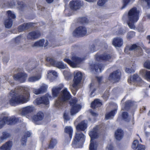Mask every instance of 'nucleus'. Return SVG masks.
Listing matches in <instances>:
<instances>
[{
    "label": "nucleus",
    "instance_id": "35",
    "mask_svg": "<svg viewBox=\"0 0 150 150\" xmlns=\"http://www.w3.org/2000/svg\"><path fill=\"white\" fill-rule=\"evenodd\" d=\"M10 136L9 133L6 132H3L2 133V135L0 137V142H2L4 139L8 138Z\"/></svg>",
    "mask_w": 150,
    "mask_h": 150
},
{
    "label": "nucleus",
    "instance_id": "10",
    "mask_svg": "<svg viewBox=\"0 0 150 150\" xmlns=\"http://www.w3.org/2000/svg\"><path fill=\"white\" fill-rule=\"evenodd\" d=\"M95 57L96 60L98 61H102L105 62H110L112 59V55L111 54L106 53L100 55L97 53L95 55Z\"/></svg>",
    "mask_w": 150,
    "mask_h": 150
},
{
    "label": "nucleus",
    "instance_id": "60",
    "mask_svg": "<svg viewBox=\"0 0 150 150\" xmlns=\"http://www.w3.org/2000/svg\"><path fill=\"white\" fill-rule=\"evenodd\" d=\"M95 45L94 44L92 45H91V50H93V52H94L96 51L95 49Z\"/></svg>",
    "mask_w": 150,
    "mask_h": 150
},
{
    "label": "nucleus",
    "instance_id": "14",
    "mask_svg": "<svg viewBox=\"0 0 150 150\" xmlns=\"http://www.w3.org/2000/svg\"><path fill=\"white\" fill-rule=\"evenodd\" d=\"M121 77V72L119 70H117L110 74L108 79L110 81L117 82L120 80Z\"/></svg>",
    "mask_w": 150,
    "mask_h": 150
},
{
    "label": "nucleus",
    "instance_id": "62",
    "mask_svg": "<svg viewBox=\"0 0 150 150\" xmlns=\"http://www.w3.org/2000/svg\"><path fill=\"white\" fill-rule=\"evenodd\" d=\"M147 40H149V41L148 42L149 44L150 43V35H148L146 37Z\"/></svg>",
    "mask_w": 150,
    "mask_h": 150
},
{
    "label": "nucleus",
    "instance_id": "49",
    "mask_svg": "<svg viewBox=\"0 0 150 150\" xmlns=\"http://www.w3.org/2000/svg\"><path fill=\"white\" fill-rule=\"evenodd\" d=\"M126 72L128 73H134L135 72L134 70L131 68H126L125 69Z\"/></svg>",
    "mask_w": 150,
    "mask_h": 150
},
{
    "label": "nucleus",
    "instance_id": "2",
    "mask_svg": "<svg viewBox=\"0 0 150 150\" xmlns=\"http://www.w3.org/2000/svg\"><path fill=\"white\" fill-rule=\"evenodd\" d=\"M76 129L77 132L76 133L72 144L79 148H81L83 146L84 135L80 131H84V120L79 123L76 126Z\"/></svg>",
    "mask_w": 150,
    "mask_h": 150
},
{
    "label": "nucleus",
    "instance_id": "18",
    "mask_svg": "<svg viewBox=\"0 0 150 150\" xmlns=\"http://www.w3.org/2000/svg\"><path fill=\"white\" fill-rule=\"evenodd\" d=\"M35 102L37 105L42 104L47 105L50 103L48 97L45 96L37 98L35 100Z\"/></svg>",
    "mask_w": 150,
    "mask_h": 150
},
{
    "label": "nucleus",
    "instance_id": "38",
    "mask_svg": "<svg viewBox=\"0 0 150 150\" xmlns=\"http://www.w3.org/2000/svg\"><path fill=\"white\" fill-rule=\"evenodd\" d=\"M139 144V142L137 140H134L132 143V147L133 149L136 150Z\"/></svg>",
    "mask_w": 150,
    "mask_h": 150
},
{
    "label": "nucleus",
    "instance_id": "21",
    "mask_svg": "<svg viewBox=\"0 0 150 150\" xmlns=\"http://www.w3.org/2000/svg\"><path fill=\"white\" fill-rule=\"evenodd\" d=\"M44 117L43 113L41 111L38 112L36 115L33 117V120L35 123L38 124V122L43 120Z\"/></svg>",
    "mask_w": 150,
    "mask_h": 150
},
{
    "label": "nucleus",
    "instance_id": "9",
    "mask_svg": "<svg viewBox=\"0 0 150 150\" xmlns=\"http://www.w3.org/2000/svg\"><path fill=\"white\" fill-rule=\"evenodd\" d=\"M96 79H97V81L98 84L96 82H95L93 81H92L91 83L90 84V89L91 91V92L90 94V96L91 97L94 96L95 94H93L96 90L99 87V86L101 84L102 82L103 77L101 76H96Z\"/></svg>",
    "mask_w": 150,
    "mask_h": 150
},
{
    "label": "nucleus",
    "instance_id": "34",
    "mask_svg": "<svg viewBox=\"0 0 150 150\" xmlns=\"http://www.w3.org/2000/svg\"><path fill=\"white\" fill-rule=\"evenodd\" d=\"M117 112V109H115L111 110L105 115V119L106 120L109 119L112 116H114Z\"/></svg>",
    "mask_w": 150,
    "mask_h": 150
},
{
    "label": "nucleus",
    "instance_id": "46",
    "mask_svg": "<svg viewBox=\"0 0 150 150\" xmlns=\"http://www.w3.org/2000/svg\"><path fill=\"white\" fill-rule=\"evenodd\" d=\"M129 116L128 112H123L122 113V118L124 120H126Z\"/></svg>",
    "mask_w": 150,
    "mask_h": 150
},
{
    "label": "nucleus",
    "instance_id": "48",
    "mask_svg": "<svg viewBox=\"0 0 150 150\" xmlns=\"http://www.w3.org/2000/svg\"><path fill=\"white\" fill-rule=\"evenodd\" d=\"M106 0H99L97 2L98 5L100 6H103L105 3Z\"/></svg>",
    "mask_w": 150,
    "mask_h": 150
},
{
    "label": "nucleus",
    "instance_id": "28",
    "mask_svg": "<svg viewBox=\"0 0 150 150\" xmlns=\"http://www.w3.org/2000/svg\"><path fill=\"white\" fill-rule=\"evenodd\" d=\"M31 135V133L29 131L25 132L23 137L21 140V144L22 145H25L27 141V138L28 137H30Z\"/></svg>",
    "mask_w": 150,
    "mask_h": 150
},
{
    "label": "nucleus",
    "instance_id": "33",
    "mask_svg": "<svg viewBox=\"0 0 150 150\" xmlns=\"http://www.w3.org/2000/svg\"><path fill=\"white\" fill-rule=\"evenodd\" d=\"M57 143V141L55 139L52 138L50 141L48 145L49 148L51 149H53Z\"/></svg>",
    "mask_w": 150,
    "mask_h": 150
},
{
    "label": "nucleus",
    "instance_id": "41",
    "mask_svg": "<svg viewBox=\"0 0 150 150\" xmlns=\"http://www.w3.org/2000/svg\"><path fill=\"white\" fill-rule=\"evenodd\" d=\"M4 6H8L10 7L13 6H14L15 4V2L13 1H10V2H8L6 3L4 2Z\"/></svg>",
    "mask_w": 150,
    "mask_h": 150
},
{
    "label": "nucleus",
    "instance_id": "32",
    "mask_svg": "<svg viewBox=\"0 0 150 150\" xmlns=\"http://www.w3.org/2000/svg\"><path fill=\"white\" fill-rule=\"evenodd\" d=\"M64 132L68 134L70 139L72 137L73 130L71 127L66 126L64 128Z\"/></svg>",
    "mask_w": 150,
    "mask_h": 150
},
{
    "label": "nucleus",
    "instance_id": "63",
    "mask_svg": "<svg viewBox=\"0 0 150 150\" xmlns=\"http://www.w3.org/2000/svg\"><path fill=\"white\" fill-rule=\"evenodd\" d=\"M88 22V20L86 17L85 16V24Z\"/></svg>",
    "mask_w": 150,
    "mask_h": 150
},
{
    "label": "nucleus",
    "instance_id": "58",
    "mask_svg": "<svg viewBox=\"0 0 150 150\" xmlns=\"http://www.w3.org/2000/svg\"><path fill=\"white\" fill-rule=\"evenodd\" d=\"M124 32L123 30H118V34L120 35H123L124 34Z\"/></svg>",
    "mask_w": 150,
    "mask_h": 150
},
{
    "label": "nucleus",
    "instance_id": "5",
    "mask_svg": "<svg viewBox=\"0 0 150 150\" xmlns=\"http://www.w3.org/2000/svg\"><path fill=\"white\" fill-rule=\"evenodd\" d=\"M71 98V95L68 91L67 88H64L61 91V95L56 100L55 106L58 108H61L63 106L64 102L69 100Z\"/></svg>",
    "mask_w": 150,
    "mask_h": 150
},
{
    "label": "nucleus",
    "instance_id": "45",
    "mask_svg": "<svg viewBox=\"0 0 150 150\" xmlns=\"http://www.w3.org/2000/svg\"><path fill=\"white\" fill-rule=\"evenodd\" d=\"M42 93L45 92L47 91V86H42L40 88Z\"/></svg>",
    "mask_w": 150,
    "mask_h": 150
},
{
    "label": "nucleus",
    "instance_id": "64",
    "mask_svg": "<svg viewBox=\"0 0 150 150\" xmlns=\"http://www.w3.org/2000/svg\"><path fill=\"white\" fill-rule=\"evenodd\" d=\"M48 42L47 41L45 43V45L44 47H46L48 45Z\"/></svg>",
    "mask_w": 150,
    "mask_h": 150
},
{
    "label": "nucleus",
    "instance_id": "4",
    "mask_svg": "<svg viewBox=\"0 0 150 150\" xmlns=\"http://www.w3.org/2000/svg\"><path fill=\"white\" fill-rule=\"evenodd\" d=\"M102 127V126L100 125H96L93 128L92 130L89 132V135L91 138L89 147L90 150H96L95 147L97 146V144L96 142H94V140L98 138V132L101 130Z\"/></svg>",
    "mask_w": 150,
    "mask_h": 150
},
{
    "label": "nucleus",
    "instance_id": "39",
    "mask_svg": "<svg viewBox=\"0 0 150 150\" xmlns=\"http://www.w3.org/2000/svg\"><path fill=\"white\" fill-rule=\"evenodd\" d=\"M135 35V32L133 31L129 32L127 35V39L130 40L134 37Z\"/></svg>",
    "mask_w": 150,
    "mask_h": 150
},
{
    "label": "nucleus",
    "instance_id": "13",
    "mask_svg": "<svg viewBox=\"0 0 150 150\" xmlns=\"http://www.w3.org/2000/svg\"><path fill=\"white\" fill-rule=\"evenodd\" d=\"M83 5V2L80 0H72L69 3L70 8L73 11L80 9Z\"/></svg>",
    "mask_w": 150,
    "mask_h": 150
},
{
    "label": "nucleus",
    "instance_id": "29",
    "mask_svg": "<svg viewBox=\"0 0 150 150\" xmlns=\"http://www.w3.org/2000/svg\"><path fill=\"white\" fill-rule=\"evenodd\" d=\"M12 145V142L11 141H8L3 144L2 146L0 147V149L10 150Z\"/></svg>",
    "mask_w": 150,
    "mask_h": 150
},
{
    "label": "nucleus",
    "instance_id": "11",
    "mask_svg": "<svg viewBox=\"0 0 150 150\" xmlns=\"http://www.w3.org/2000/svg\"><path fill=\"white\" fill-rule=\"evenodd\" d=\"M46 61L49 62L52 66L58 69H64L66 68V65H64L62 62L56 61L54 59L49 57H47Z\"/></svg>",
    "mask_w": 150,
    "mask_h": 150
},
{
    "label": "nucleus",
    "instance_id": "24",
    "mask_svg": "<svg viewBox=\"0 0 150 150\" xmlns=\"http://www.w3.org/2000/svg\"><path fill=\"white\" fill-rule=\"evenodd\" d=\"M123 40L119 38H114L112 42V44L115 47H121L123 45Z\"/></svg>",
    "mask_w": 150,
    "mask_h": 150
},
{
    "label": "nucleus",
    "instance_id": "43",
    "mask_svg": "<svg viewBox=\"0 0 150 150\" xmlns=\"http://www.w3.org/2000/svg\"><path fill=\"white\" fill-rule=\"evenodd\" d=\"M144 76L147 81H150V71H146L145 72Z\"/></svg>",
    "mask_w": 150,
    "mask_h": 150
},
{
    "label": "nucleus",
    "instance_id": "53",
    "mask_svg": "<svg viewBox=\"0 0 150 150\" xmlns=\"http://www.w3.org/2000/svg\"><path fill=\"white\" fill-rule=\"evenodd\" d=\"M64 118L66 121H68L70 120V117L67 114L64 113L63 116Z\"/></svg>",
    "mask_w": 150,
    "mask_h": 150
},
{
    "label": "nucleus",
    "instance_id": "7",
    "mask_svg": "<svg viewBox=\"0 0 150 150\" xmlns=\"http://www.w3.org/2000/svg\"><path fill=\"white\" fill-rule=\"evenodd\" d=\"M18 121V118L4 116L2 118H0V129L2 128L6 123L8 125H12L17 123Z\"/></svg>",
    "mask_w": 150,
    "mask_h": 150
},
{
    "label": "nucleus",
    "instance_id": "52",
    "mask_svg": "<svg viewBox=\"0 0 150 150\" xmlns=\"http://www.w3.org/2000/svg\"><path fill=\"white\" fill-rule=\"evenodd\" d=\"M139 78V77L137 74H134L132 76V81L134 82H136Z\"/></svg>",
    "mask_w": 150,
    "mask_h": 150
},
{
    "label": "nucleus",
    "instance_id": "25",
    "mask_svg": "<svg viewBox=\"0 0 150 150\" xmlns=\"http://www.w3.org/2000/svg\"><path fill=\"white\" fill-rule=\"evenodd\" d=\"M102 105V103L100 99H96L91 103V107L93 109L100 107Z\"/></svg>",
    "mask_w": 150,
    "mask_h": 150
},
{
    "label": "nucleus",
    "instance_id": "57",
    "mask_svg": "<svg viewBox=\"0 0 150 150\" xmlns=\"http://www.w3.org/2000/svg\"><path fill=\"white\" fill-rule=\"evenodd\" d=\"M50 72L52 73L54 76H57V72L51 70L50 71Z\"/></svg>",
    "mask_w": 150,
    "mask_h": 150
},
{
    "label": "nucleus",
    "instance_id": "20",
    "mask_svg": "<svg viewBox=\"0 0 150 150\" xmlns=\"http://www.w3.org/2000/svg\"><path fill=\"white\" fill-rule=\"evenodd\" d=\"M73 35L76 37H83L84 35V26H80L76 28L73 33Z\"/></svg>",
    "mask_w": 150,
    "mask_h": 150
},
{
    "label": "nucleus",
    "instance_id": "47",
    "mask_svg": "<svg viewBox=\"0 0 150 150\" xmlns=\"http://www.w3.org/2000/svg\"><path fill=\"white\" fill-rule=\"evenodd\" d=\"M144 67L150 69V61H146L144 63Z\"/></svg>",
    "mask_w": 150,
    "mask_h": 150
},
{
    "label": "nucleus",
    "instance_id": "30",
    "mask_svg": "<svg viewBox=\"0 0 150 150\" xmlns=\"http://www.w3.org/2000/svg\"><path fill=\"white\" fill-rule=\"evenodd\" d=\"M115 135L117 140H120L122 138L123 136L122 130L121 129H117L115 133Z\"/></svg>",
    "mask_w": 150,
    "mask_h": 150
},
{
    "label": "nucleus",
    "instance_id": "26",
    "mask_svg": "<svg viewBox=\"0 0 150 150\" xmlns=\"http://www.w3.org/2000/svg\"><path fill=\"white\" fill-rule=\"evenodd\" d=\"M34 107L30 106H27L22 108L21 113L23 115H26L33 112Z\"/></svg>",
    "mask_w": 150,
    "mask_h": 150
},
{
    "label": "nucleus",
    "instance_id": "37",
    "mask_svg": "<svg viewBox=\"0 0 150 150\" xmlns=\"http://www.w3.org/2000/svg\"><path fill=\"white\" fill-rule=\"evenodd\" d=\"M40 78L39 76H32L30 77L28 79V81L29 82H34L39 80Z\"/></svg>",
    "mask_w": 150,
    "mask_h": 150
},
{
    "label": "nucleus",
    "instance_id": "59",
    "mask_svg": "<svg viewBox=\"0 0 150 150\" xmlns=\"http://www.w3.org/2000/svg\"><path fill=\"white\" fill-rule=\"evenodd\" d=\"M108 150H113V147L112 144H110L108 148Z\"/></svg>",
    "mask_w": 150,
    "mask_h": 150
},
{
    "label": "nucleus",
    "instance_id": "55",
    "mask_svg": "<svg viewBox=\"0 0 150 150\" xmlns=\"http://www.w3.org/2000/svg\"><path fill=\"white\" fill-rule=\"evenodd\" d=\"M91 114L93 116L96 117L98 115V114L94 112L92 110H89Z\"/></svg>",
    "mask_w": 150,
    "mask_h": 150
},
{
    "label": "nucleus",
    "instance_id": "12",
    "mask_svg": "<svg viewBox=\"0 0 150 150\" xmlns=\"http://www.w3.org/2000/svg\"><path fill=\"white\" fill-rule=\"evenodd\" d=\"M6 13L8 18L5 20L4 25L6 28H9L12 26L13 24V20L12 18H15L16 16L14 14L12 13L11 11H7Z\"/></svg>",
    "mask_w": 150,
    "mask_h": 150
},
{
    "label": "nucleus",
    "instance_id": "54",
    "mask_svg": "<svg viewBox=\"0 0 150 150\" xmlns=\"http://www.w3.org/2000/svg\"><path fill=\"white\" fill-rule=\"evenodd\" d=\"M33 92L36 95H38L42 93L40 88L38 89H35L34 91Z\"/></svg>",
    "mask_w": 150,
    "mask_h": 150
},
{
    "label": "nucleus",
    "instance_id": "17",
    "mask_svg": "<svg viewBox=\"0 0 150 150\" xmlns=\"http://www.w3.org/2000/svg\"><path fill=\"white\" fill-rule=\"evenodd\" d=\"M140 50H142L141 47L136 44H134L131 45L126 46L124 50V52L125 53L129 54H130V51H135Z\"/></svg>",
    "mask_w": 150,
    "mask_h": 150
},
{
    "label": "nucleus",
    "instance_id": "31",
    "mask_svg": "<svg viewBox=\"0 0 150 150\" xmlns=\"http://www.w3.org/2000/svg\"><path fill=\"white\" fill-rule=\"evenodd\" d=\"M134 103L133 102L130 100H127L125 103L124 108L125 110L128 111L130 108L133 106Z\"/></svg>",
    "mask_w": 150,
    "mask_h": 150
},
{
    "label": "nucleus",
    "instance_id": "44",
    "mask_svg": "<svg viewBox=\"0 0 150 150\" xmlns=\"http://www.w3.org/2000/svg\"><path fill=\"white\" fill-rule=\"evenodd\" d=\"M130 1V0H123V5L121 9H123L125 8L128 4Z\"/></svg>",
    "mask_w": 150,
    "mask_h": 150
},
{
    "label": "nucleus",
    "instance_id": "61",
    "mask_svg": "<svg viewBox=\"0 0 150 150\" xmlns=\"http://www.w3.org/2000/svg\"><path fill=\"white\" fill-rule=\"evenodd\" d=\"M54 0H46V2L48 4H51L52 3Z\"/></svg>",
    "mask_w": 150,
    "mask_h": 150
},
{
    "label": "nucleus",
    "instance_id": "23",
    "mask_svg": "<svg viewBox=\"0 0 150 150\" xmlns=\"http://www.w3.org/2000/svg\"><path fill=\"white\" fill-rule=\"evenodd\" d=\"M33 24L32 23H24L18 27V30L20 32H21L27 30L31 28Z\"/></svg>",
    "mask_w": 150,
    "mask_h": 150
},
{
    "label": "nucleus",
    "instance_id": "19",
    "mask_svg": "<svg viewBox=\"0 0 150 150\" xmlns=\"http://www.w3.org/2000/svg\"><path fill=\"white\" fill-rule=\"evenodd\" d=\"M40 33L38 31H33L29 32L27 36L28 40H35L40 37Z\"/></svg>",
    "mask_w": 150,
    "mask_h": 150
},
{
    "label": "nucleus",
    "instance_id": "50",
    "mask_svg": "<svg viewBox=\"0 0 150 150\" xmlns=\"http://www.w3.org/2000/svg\"><path fill=\"white\" fill-rule=\"evenodd\" d=\"M21 39V36H19L16 37L14 39V41L16 43H20Z\"/></svg>",
    "mask_w": 150,
    "mask_h": 150
},
{
    "label": "nucleus",
    "instance_id": "42",
    "mask_svg": "<svg viewBox=\"0 0 150 150\" xmlns=\"http://www.w3.org/2000/svg\"><path fill=\"white\" fill-rule=\"evenodd\" d=\"M77 23L79 25H84V17H79L77 20Z\"/></svg>",
    "mask_w": 150,
    "mask_h": 150
},
{
    "label": "nucleus",
    "instance_id": "3",
    "mask_svg": "<svg viewBox=\"0 0 150 150\" xmlns=\"http://www.w3.org/2000/svg\"><path fill=\"white\" fill-rule=\"evenodd\" d=\"M140 12L139 10H137L136 7L132 8L128 11L127 23L130 29L135 28L134 23L137 22L139 20Z\"/></svg>",
    "mask_w": 150,
    "mask_h": 150
},
{
    "label": "nucleus",
    "instance_id": "56",
    "mask_svg": "<svg viewBox=\"0 0 150 150\" xmlns=\"http://www.w3.org/2000/svg\"><path fill=\"white\" fill-rule=\"evenodd\" d=\"M141 1H145L147 4L148 6L150 8V0H140Z\"/></svg>",
    "mask_w": 150,
    "mask_h": 150
},
{
    "label": "nucleus",
    "instance_id": "6",
    "mask_svg": "<svg viewBox=\"0 0 150 150\" xmlns=\"http://www.w3.org/2000/svg\"><path fill=\"white\" fill-rule=\"evenodd\" d=\"M82 76V74L80 71L74 73L73 83L72 85V88H71L72 93L74 95L76 94V92L79 89L78 86L81 83Z\"/></svg>",
    "mask_w": 150,
    "mask_h": 150
},
{
    "label": "nucleus",
    "instance_id": "36",
    "mask_svg": "<svg viewBox=\"0 0 150 150\" xmlns=\"http://www.w3.org/2000/svg\"><path fill=\"white\" fill-rule=\"evenodd\" d=\"M45 40L44 39H41L35 42L34 46L38 47H43L45 42Z\"/></svg>",
    "mask_w": 150,
    "mask_h": 150
},
{
    "label": "nucleus",
    "instance_id": "1",
    "mask_svg": "<svg viewBox=\"0 0 150 150\" xmlns=\"http://www.w3.org/2000/svg\"><path fill=\"white\" fill-rule=\"evenodd\" d=\"M10 94L11 98L9 102L10 104L12 106H16L19 104L27 103L30 100V94L28 92L19 94L16 93L15 90H11Z\"/></svg>",
    "mask_w": 150,
    "mask_h": 150
},
{
    "label": "nucleus",
    "instance_id": "15",
    "mask_svg": "<svg viewBox=\"0 0 150 150\" xmlns=\"http://www.w3.org/2000/svg\"><path fill=\"white\" fill-rule=\"evenodd\" d=\"M76 101L73 100L70 103L71 106L70 112L71 115H73L77 113L81 108V106L80 104H76Z\"/></svg>",
    "mask_w": 150,
    "mask_h": 150
},
{
    "label": "nucleus",
    "instance_id": "22",
    "mask_svg": "<svg viewBox=\"0 0 150 150\" xmlns=\"http://www.w3.org/2000/svg\"><path fill=\"white\" fill-rule=\"evenodd\" d=\"M90 67L92 71H95L96 72L98 71L99 69L100 71L101 72L104 69V66L102 64H91L90 65Z\"/></svg>",
    "mask_w": 150,
    "mask_h": 150
},
{
    "label": "nucleus",
    "instance_id": "8",
    "mask_svg": "<svg viewBox=\"0 0 150 150\" xmlns=\"http://www.w3.org/2000/svg\"><path fill=\"white\" fill-rule=\"evenodd\" d=\"M71 60L68 58L64 59V61L67 63L73 68L76 67L78 64H80L84 59V58H81L75 56H73L71 58Z\"/></svg>",
    "mask_w": 150,
    "mask_h": 150
},
{
    "label": "nucleus",
    "instance_id": "51",
    "mask_svg": "<svg viewBox=\"0 0 150 150\" xmlns=\"http://www.w3.org/2000/svg\"><path fill=\"white\" fill-rule=\"evenodd\" d=\"M145 146L144 145L139 144L137 147V150H145Z\"/></svg>",
    "mask_w": 150,
    "mask_h": 150
},
{
    "label": "nucleus",
    "instance_id": "40",
    "mask_svg": "<svg viewBox=\"0 0 150 150\" xmlns=\"http://www.w3.org/2000/svg\"><path fill=\"white\" fill-rule=\"evenodd\" d=\"M18 8L20 10L23 11L25 6V5L22 1H18Z\"/></svg>",
    "mask_w": 150,
    "mask_h": 150
},
{
    "label": "nucleus",
    "instance_id": "27",
    "mask_svg": "<svg viewBox=\"0 0 150 150\" xmlns=\"http://www.w3.org/2000/svg\"><path fill=\"white\" fill-rule=\"evenodd\" d=\"M63 87L64 85L61 84L60 85L59 87L52 88V91L53 96L54 97H57Z\"/></svg>",
    "mask_w": 150,
    "mask_h": 150
},
{
    "label": "nucleus",
    "instance_id": "16",
    "mask_svg": "<svg viewBox=\"0 0 150 150\" xmlns=\"http://www.w3.org/2000/svg\"><path fill=\"white\" fill-rule=\"evenodd\" d=\"M13 79L19 81L21 83L25 82L27 77V74L24 72H19L14 74L13 76Z\"/></svg>",
    "mask_w": 150,
    "mask_h": 150
}]
</instances>
